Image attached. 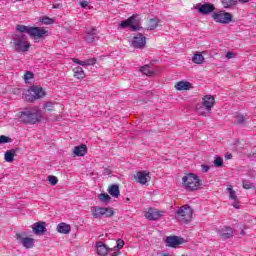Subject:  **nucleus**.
I'll use <instances>...</instances> for the list:
<instances>
[{"label": "nucleus", "mask_w": 256, "mask_h": 256, "mask_svg": "<svg viewBox=\"0 0 256 256\" xmlns=\"http://www.w3.org/2000/svg\"><path fill=\"white\" fill-rule=\"evenodd\" d=\"M218 233L222 239H230V237H233V229L231 227L224 226L218 230Z\"/></svg>", "instance_id": "obj_20"}, {"label": "nucleus", "mask_w": 256, "mask_h": 256, "mask_svg": "<svg viewBox=\"0 0 256 256\" xmlns=\"http://www.w3.org/2000/svg\"><path fill=\"white\" fill-rule=\"evenodd\" d=\"M212 19L215 23H221L222 25H229L233 21V15L229 12L218 11L212 14Z\"/></svg>", "instance_id": "obj_8"}, {"label": "nucleus", "mask_w": 256, "mask_h": 256, "mask_svg": "<svg viewBox=\"0 0 256 256\" xmlns=\"http://www.w3.org/2000/svg\"><path fill=\"white\" fill-rule=\"evenodd\" d=\"M108 192L112 197H115V198L119 197L120 195L119 186L118 185L110 186L108 189Z\"/></svg>", "instance_id": "obj_29"}, {"label": "nucleus", "mask_w": 256, "mask_h": 256, "mask_svg": "<svg viewBox=\"0 0 256 256\" xmlns=\"http://www.w3.org/2000/svg\"><path fill=\"white\" fill-rule=\"evenodd\" d=\"M54 9H57V6H54Z\"/></svg>", "instance_id": "obj_50"}, {"label": "nucleus", "mask_w": 256, "mask_h": 256, "mask_svg": "<svg viewBox=\"0 0 256 256\" xmlns=\"http://www.w3.org/2000/svg\"><path fill=\"white\" fill-rule=\"evenodd\" d=\"M140 71L141 73H143V75H148V76L153 75V69H151V66L149 65L142 66L140 68Z\"/></svg>", "instance_id": "obj_31"}, {"label": "nucleus", "mask_w": 256, "mask_h": 256, "mask_svg": "<svg viewBox=\"0 0 256 256\" xmlns=\"http://www.w3.org/2000/svg\"><path fill=\"white\" fill-rule=\"evenodd\" d=\"M226 191H228L229 193V199H232V201H234L232 203L233 208L234 209H239V200L237 199V193L235 192V190H233V186H228L226 188Z\"/></svg>", "instance_id": "obj_18"}, {"label": "nucleus", "mask_w": 256, "mask_h": 256, "mask_svg": "<svg viewBox=\"0 0 256 256\" xmlns=\"http://www.w3.org/2000/svg\"><path fill=\"white\" fill-rule=\"evenodd\" d=\"M183 242H184L183 238L178 236H168L166 238L167 247L176 248V247H179V245H183Z\"/></svg>", "instance_id": "obj_16"}, {"label": "nucleus", "mask_w": 256, "mask_h": 256, "mask_svg": "<svg viewBox=\"0 0 256 256\" xmlns=\"http://www.w3.org/2000/svg\"><path fill=\"white\" fill-rule=\"evenodd\" d=\"M40 23H42L43 25H53V23H55V20L53 18L44 16L40 18Z\"/></svg>", "instance_id": "obj_34"}, {"label": "nucleus", "mask_w": 256, "mask_h": 256, "mask_svg": "<svg viewBox=\"0 0 256 256\" xmlns=\"http://www.w3.org/2000/svg\"><path fill=\"white\" fill-rule=\"evenodd\" d=\"M147 43V38L143 36V34H137L136 36L133 37L131 45L135 49H143Z\"/></svg>", "instance_id": "obj_11"}, {"label": "nucleus", "mask_w": 256, "mask_h": 256, "mask_svg": "<svg viewBox=\"0 0 256 256\" xmlns=\"http://www.w3.org/2000/svg\"><path fill=\"white\" fill-rule=\"evenodd\" d=\"M95 251L97 255L106 256L107 253L113 252V249L109 248L107 245H105V243L99 241V242H96Z\"/></svg>", "instance_id": "obj_14"}, {"label": "nucleus", "mask_w": 256, "mask_h": 256, "mask_svg": "<svg viewBox=\"0 0 256 256\" xmlns=\"http://www.w3.org/2000/svg\"><path fill=\"white\" fill-rule=\"evenodd\" d=\"M225 157H226V159H232L233 155L232 154H227Z\"/></svg>", "instance_id": "obj_48"}, {"label": "nucleus", "mask_w": 256, "mask_h": 256, "mask_svg": "<svg viewBox=\"0 0 256 256\" xmlns=\"http://www.w3.org/2000/svg\"><path fill=\"white\" fill-rule=\"evenodd\" d=\"M16 239L22 243L25 249H33L35 247V239L30 237H21V234H16Z\"/></svg>", "instance_id": "obj_13"}, {"label": "nucleus", "mask_w": 256, "mask_h": 256, "mask_svg": "<svg viewBox=\"0 0 256 256\" xmlns=\"http://www.w3.org/2000/svg\"><path fill=\"white\" fill-rule=\"evenodd\" d=\"M175 89L177 91H189L190 89H193V84L188 81H179L175 84Z\"/></svg>", "instance_id": "obj_19"}, {"label": "nucleus", "mask_w": 256, "mask_h": 256, "mask_svg": "<svg viewBox=\"0 0 256 256\" xmlns=\"http://www.w3.org/2000/svg\"><path fill=\"white\" fill-rule=\"evenodd\" d=\"M80 5H81V7H82L83 9H87V7H89V2H88V1H82V2L80 3Z\"/></svg>", "instance_id": "obj_46"}, {"label": "nucleus", "mask_w": 256, "mask_h": 256, "mask_svg": "<svg viewBox=\"0 0 256 256\" xmlns=\"http://www.w3.org/2000/svg\"><path fill=\"white\" fill-rule=\"evenodd\" d=\"M18 119L22 123H30V125H35L43 119V113L39 108H24L18 113Z\"/></svg>", "instance_id": "obj_1"}, {"label": "nucleus", "mask_w": 256, "mask_h": 256, "mask_svg": "<svg viewBox=\"0 0 256 256\" xmlns=\"http://www.w3.org/2000/svg\"><path fill=\"white\" fill-rule=\"evenodd\" d=\"M214 165H215V167H223V158H221L219 156H215Z\"/></svg>", "instance_id": "obj_36"}, {"label": "nucleus", "mask_w": 256, "mask_h": 256, "mask_svg": "<svg viewBox=\"0 0 256 256\" xmlns=\"http://www.w3.org/2000/svg\"><path fill=\"white\" fill-rule=\"evenodd\" d=\"M177 217L182 223H189L193 217V209L189 205H184L178 209Z\"/></svg>", "instance_id": "obj_10"}, {"label": "nucleus", "mask_w": 256, "mask_h": 256, "mask_svg": "<svg viewBox=\"0 0 256 256\" xmlns=\"http://www.w3.org/2000/svg\"><path fill=\"white\" fill-rule=\"evenodd\" d=\"M203 61H205V57H203V54L201 53L194 54L192 57V63H195L196 65H202Z\"/></svg>", "instance_id": "obj_28"}, {"label": "nucleus", "mask_w": 256, "mask_h": 256, "mask_svg": "<svg viewBox=\"0 0 256 256\" xmlns=\"http://www.w3.org/2000/svg\"><path fill=\"white\" fill-rule=\"evenodd\" d=\"M4 159L7 163L13 162V159H15V153L11 150L7 151L4 155Z\"/></svg>", "instance_id": "obj_32"}, {"label": "nucleus", "mask_w": 256, "mask_h": 256, "mask_svg": "<svg viewBox=\"0 0 256 256\" xmlns=\"http://www.w3.org/2000/svg\"><path fill=\"white\" fill-rule=\"evenodd\" d=\"M91 213L94 219H101V217H113L115 212L111 208L93 206Z\"/></svg>", "instance_id": "obj_9"}, {"label": "nucleus", "mask_w": 256, "mask_h": 256, "mask_svg": "<svg viewBox=\"0 0 256 256\" xmlns=\"http://www.w3.org/2000/svg\"><path fill=\"white\" fill-rule=\"evenodd\" d=\"M56 231H58V233H62L63 235H69V233H71V225L61 222L57 225Z\"/></svg>", "instance_id": "obj_21"}, {"label": "nucleus", "mask_w": 256, "mask_h": 256, "mask_svg": "<svg viewBox=\"0 0 256 256\" xmlns=\"http://www.w3.org/2000/svg\"><path fill=\"white\" fill-rule=\"evenodd\" d=\"M73 153L77 157H85V155L87 154V146L85 145L76 146L73 150Z\"/></svg>", "instance_id": "obj_24"}, {"label": "nucleus", "mask_w": 256, "mask_h": 256, "mask_svg": "<svg viewBox=\"0 0 256 256\" xmlns=\"http://www.w3.org/2000/svg\"><path fill=\"white\" fill-rule=\"evenodd\" d=\"M124 245H125V242L121 239H118L116 241V246H114L112 249H113V251H117V250L119 251V249H123Z\"/></svg>", "instance_id": "obj_35"}, {"label": "nucleus", "mask_w": 256, "mask_h": 256, "mask_svg": "<svg viewBox=\"0 0 256 256\" xmlns=\"http://www.w3.org/2000/svg\"><path fill=\"white\" fill-rule=\"evenodd\" d=\"M243 187H244V189H252L253 184L251 182L244 181L243 182Z\"/></svg>", "instance_id": "obj_42"}, {"label": "nucleus", "mask_w": 256, "mask_h": 256, "mask_svg": "<svg viewBox=\"0 0 256 256\" xmlns=\"http://www.w3.org/2000/svg\"><path fill=\"white\" fill-rule=\"evenodd\" d=\"M201 169H202V173H207L209 171L210 167L205 164H202Z\"/></svg>", "instance_id": "obj_44"}, {"label": "nucleus", "mask_w": 256, "mask_h": 256, "mask_svg": "<svg viewBox=\"0 0 256 256\" xmlns=\"http://www.w3.org/2000/svg\"><path fill=\"white\" fill-rule=\"evenodd\" d=\"M102 175H104V177L111 175V169L104 168Z\"/></svg>", "instance_id": "obj_43"}, {"label": "nucleus", "mask_w": 256, "mask_h": 256, "mask_svg": "<svg viewBox=\"0 0 256 256\" xmlns=\"http://www.w3.org/2000/svg\"><path fill=\"white\" fill-rule=\"evenodd\" d=\"M3 143H11V138H9L5 135H1L0 136V145Z\"/></svg>", "instance_id": "obj_39"}, {"label": "nucleus", "mask_w": 256, "mask_h": 256, "mask_svg": "<svg viewBox=\"0 0 256 256\" xmlns=\"http://www.w3.org/2000/svg\"><path fill=\"white\" fill-rule=\"evenodd\" d=\"M196 9H198L199 13H201L202 15H209V13H213L215 11V6L209 3L198 4L196 6Z\"/></svg>", "instance_id": "obj_17"}, {"label": "nucleus", "mask_w": 256, "mask_h": 256, "mask_svg": "<svg viewBox=\"0 0 256 256\" xmlns=\"http://www.w3.org/2000/svg\"><path fill=\"white\" fill-rule=\"evenodd\" d=\"M144 217L148 219V221H157V219L163 217V211H159L155 208H149L144 214Z\"/></svg>", "instance_id": "obj_12"}, {"label": "nucleus", "mask_w": 256, "mask_h": 256, "mask_svg": "<svg viewBox=\"0 0 256 256\" xmlns=\"http://www.w3.org/2000/svg\"><path fill=\"white\" fill-rule=\"evenodd\" d=\"M235 53H233V52H228L227 54H226V59H235Z\"/></svg>", "instance_id": "obj_45"}, {"label": "nucleus", "mask_w": 256, "mask_h": 256, "mask_svg": "<svg viewBox=\"0 0 256 256\" xmlns=\"http://www.w3.org/2000/svg\"><path fill=\"white\" fill-rule=\"evenodd\" d=\"M98 199L101 203H109V201H111V196L107 193H101L98 195Z\"/></svg>", "instance_id": "obj_33"}, {"label": "nucleus", "mask_w": 256, "mask_h": 256, "mask_svg": "<svg viewBox=\"0 0 256 256\" xmlns=\"http://www.w3.org/2000/svg\"><path fill=\"white\" fill-rule=\"evenodd\" d=\"M73 73L76 79H85V71H83L82 67H75Z\"/></svg>", "instance_id": "obj_26"}, {"label": "nucleus", "mask_w": 256, "mask_h": 256, "mask_svg": "<svg viewBox=\"0 0 256 256\" xmlns=\"http://www.w3.org/2000/svg\"><path fill=\"white\" fill-rule=\"evenodd\" d=\"M120 29H127L130 27L131 31L139 30V15L135 14L126 20H123L119 24Z\"/></svg>", "instance_id": "obj_7"}, {"label": "nucleus", "mask_w": 256, "mask_h": 256, "mask_svg": "<svg viewBox=\"0 0 256 256\" xmlns=\"http://www.w3.org/2000/svg\"><path fill=\"white\" fill-rule=\"evenodd\" d=\"M36 235H43L47 229L45 228V222H37L32 227Z\"/></svg>", "instance_id": "obj_23"}, {"label": "nucleus", "mask_w": 256, "mask_h": 256, "mask_svg": "<svg viewBox=\"0 0 256 256\" xmlns=\"http://www.w3.org/2000/svg\"><path fill=\"white\" fill-rule=\"evenodd\" d=\"M54 9H57V6H54Z\"/></svg>", "instance_id": "obj_49"}, {"label": "nucleus", "mask_w": 256, "mask_h": 256, "mask_svg": "<svg viewBox=\"0 0 256 256\" xmlns=\"http://www.w3.org/2000/svg\"><path fill=\"white\" fill-rule=\"evenodd\" d=\"M236 122L237 123H244L245 122V116L239 114L236 116Z\"/></svg>", "instance_id": "obj_41"}, {"label": "nucleus", "mask_w": 256, "mask_h": 256, "mask_svg": "<svg viewBox=\"0 0 256 256\" xmlns=\"http://www.w3.org/2000/svg\"><path fill=\"white\" fill-rule=\"evenodd\" d=\"M237 1L238 0H221V3L224 9H232V7L237 5Z\"/></svg>", "instance_id": "obj_27"}, {"label": "nucleus", "mask_w": 256, "mask_h": 256, "mask_svg": "<svg viewBox=\"0 0 256 256\" xmlns=\"http://www.w3.org/2000/svg\"><path fill=\"white\" fill-rule=\"evenodd\" d=\"M16 31L19 33H27L30 37H33L34 41H39L49 37V31L43 27H29L25 25H17Z\"/></svg>", "instance_id": "obj_2"}, {"label": "nucleus", "mask_w": 256, "mask_h": 256, "mask_svg": "<svg viewBox=\"0 0 256 256\" xmlns=\"http://www.w3.org/2000/svg\"><path fill=\"white\" fill-rule=\"evenodd\" d=\"M73 63H76L77 65H81V67H87L89 65H95L97 63V60L95 58H90L84 61H81L77 58L72 59Z\"/></svg>", "instance_id": "obj_22"}, {"label": "nucleus", "mask_w": 256, "mask_h": 256, "mask_svg": "<svg viewBox=\"0 0 256 256\" xmlns=\"http://www.w3.org/2000/svg\"><path fill=\"white\" fill-rule=\"evenodd\" d=\"M48 181L52 185H55L56 183H59V179H57L56 176H48Z\"/></svg>", "instance_id": "obj_40"}, {"label": "nucleus", "mask_w": 256, "mask_h": 256, "mask_svg": "<svg viewBox=\"0 0 256 256\" xmlns=\"http://www.w3.org/2000/svg\"><path fill=\"white\" fill-rule=\"evenodd\" d=\"M182 187L186 191H197L201 187V178L195 173H188L182 177Z\"/></svg>", "instance_id": "obj_4"}, {"label": "nucleus", "mask_w": 256, "mask_h": 256, "mask_svg": "<svg viewBox=\"0 0 256 256\" xmlns=\"http://www.w3.org/2000/svg\"><path fill=\"white\" fill-rule=\"evenodd\" d=\"M12 45L16 53H27L31 49V43L27 41V35L20 32L12 38Z\"/></svg>", "instance_id": "obj_3"}, {"label": "nucleus", "mask_w": 256, "mask_h": 256, "mask_svg": "<svg viewBox=\"0 0 256 256\" xmlns=\"http://www.w3.org/2000/svg\"><path fill=\"white\" fill-rule=\"evenodd\" d=\"M33 77H34L33 72L27 71L24 74V81H25V83H29V81H31V79H33Z\"/></svg>", "instance_id": "obj_37"}, {"label": "nucleus", "mask_w": 256, "mask_h": 256, "mask_svg": "<svg viewBox=\"0 0 256 256\" xmlns=\"http://www.w3.org/2000/svg\"><path fill=\"white\" fill-rule=\"evenodd\" d=\"M96 36H97V30L96 29H92L91 31L86 33L85 41L87 43H93V41H95V37Z\"/></svg>", "instance_id": "obj_25"}, {"label": "nucleus", "mask_w": 256, "mask_h": 256, "mask_svg": "<svg viewBox=\"0 0 256 256\" xmlns=\"http://www.w3.org/2000/svg\"><path fill=\"white\" fill-rule=\"evenodd\" d=\"M45 97V90L41 86H31L28 90L23 92V98L29 103L37 101V99H42Z\"/></svg>", "instance_id": "obj_6"}, {"label": "nucleus", "mask_w": 256, "mask_h": 256, "mask_svg": "<svg viewBox=\"0 0 256 256\" xmlns=\"http://www.w3.org/2000/svg\"><path fill=\"white\" fill-rule=\"evenodd\" d=\"M119 253H121L119 250H118V251H114V252L112 253V256H119Z\"/></svg>", "instance_id": "obj_47"}, {"label": "nucleus", "mask_w": 256, "mask_h": 256, "mask_svg": "<svg viewBox=\"0 0 256 256\" xmlns=\"http://www.w3.org/2000/svg\"><path fill=\"white\" fill-rule=\"evenodd\" d=\"M158 25H159V20L157 18H152L149 20L148 29L150 31H153L154 29H157Z\"/></svg>", "instance_id": "obj_30"}, {"label": "nucleus", "mask_w": 256, "mask_h": 256, "mask_svg": "<svg viewBox=\"0 0 256 256\" xmlns=\"http://www.w3.org/2000/svg\"><path fill=\"white\" fill-rule=\"evenodd\" d=\"M215 105V98L212 95H206L202 98V104H197L195 111L202 117H207L211 113V109Z\"/></svg>", "instance_id": "obj_5"}, {"label": "nucleus", "mask_w": 256, "mask_h": 256, "mask_svg": "<svg viewBox=\"0 0 256 256\" xmlns=\"http://www.w3.org/2000/svg\"><path fill=\"white\" fill-rule=\"evenodd\" d=\"M53 107H55V103L53 102H46L44 104V109H46V111H53Z\"/></svg>", "instance_id": "obj_38"}, {"label": "nucleus", "mask_w": 256, "mask_h": 256, "mask_svg": "<svg viewBox=\"0 0 256 256\" xmlns=\"http://www.w3.org/2000/svg\"><path fill=\"white\" fill-rule=\"evenodd\" d=\"M134 179L136 183H140V185H147V181H149V172L148 171H138L134 175Z\"/></svg>", "instance_id": "obj_15"}]
</instances>
